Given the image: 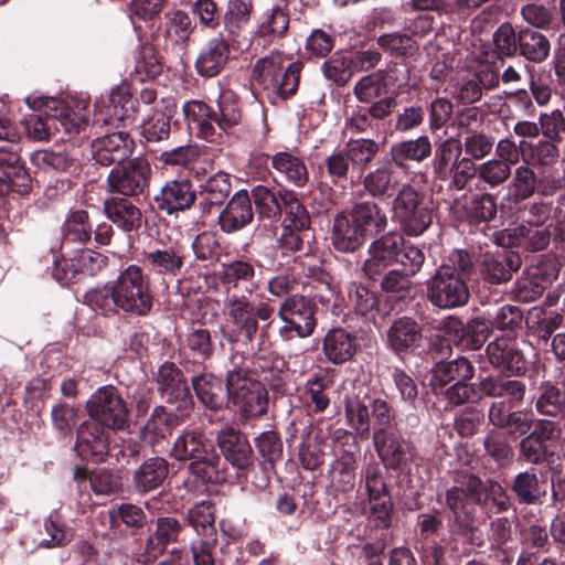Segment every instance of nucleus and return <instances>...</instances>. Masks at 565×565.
<instances>
[{"label": "nucleus", "mask_w": 565, "mask_h": 565, "mask_svg": "<svg viewBox=\"0 0 565 565\" xmlns=\"http://www.w3.org/2000/svg\"><path fill=\"white\" fill-rule=\"evenodd\" d=\"M84 301L105 316L126 313L146 316L152 308L150 281L137 265H129L111 281L88 290Z\"/></svg>", "instance_id": "obj_1"}, {"label": "nucleus", "mask_w": 565, "mask_h": 565, "mask_svg": "<svg viewBox=\"0 0 565 565\" xmlns=\"http://www.w3.org/2000/svg\"><path fill=\"white\" fill-rule=\"evenodd\" d=\"M472 267V260L467 252H451L446 262L426 281L428 300L440 309L465 306L470 296L466 279Z\"/></svg>", "instance_id": "obj_2"}, {"label": "nucleus", "mask_w": 565, "mask_h": 565, "mask_svg": "<svg viewBox=\"0 0 565 565\" xmlns=\"http://www.w3.org/2000/svg\"><path fill=\"white\" fill-rule=\"evenodd\" d=\"M169 455L177 461L188 462L191 476L203 483L224 480L221 457L211 439L198 429H184L173 440Z\"/></svg>", "instance_id": "obj_3"}, {"label": "nucleus", "mask_w": 565, "mask_h": 565, "mask_svg": "<svg viewBox=\"0 0 565 565\" xmlns=\"http://www.w3.org/2000/svg\"><path fill=\"white\" fill-rule=\"evenodd\" d=\"M424 262L425 255L418 246L405 241L398 232H388L370 245L363 269L370 279L376 280L388 266L397 263L404 271L414 276Z\"/></svg>", "instance_id": "obj_4"}, {"label": "nucleus", "mask_w": 565, "mask_h": 565, "mask_svg": "<svg viewBox=\"0 0 565 565\" xmlns=\"http://www.w3.org/2000/svg\"><path fill=\"white\" fill-rule=\"evenodd\" d=\"M284 62L276 52L259 58L253 68V85L263 89L271 103L286 99L298 88L301 64L294 62L285 68Z\"/></svg>", "instance_id": "obj_5"}, {"label": "nucleus", "mask_w": 565, "mask_h": 565, "mask_svg": "<svg viewBox=\"0 0 565 565\" xmlns=\"http://www.w3.org/2000/svg\"><path fill=\"white\" fill-rule=\"evenodd\" d=\"M226 386L230 399L243 418H257L267 413V390L259 381L249 377L246 370H230Z\"/></svg>", "instance_id": "obj_6"}, {"label": "nucleus", "mask_w": 565, "mask_h": 565, "mask_svg": "<svg viewBox=\"0 0 565 565\" xmlns=\"http://www.w3.org/2000/svg\"><path fill=\"white\" fill-rule=\"evenodd\" d=\"M87 414L99 425L110 429H122L127 424V404L111 385L99 387L86 403Z\"/></svg>", "instance_id": "obj_7"}, {"label": "nucleus", "mask_w": 565, "mask_h": 565, "mask_svg": "<svg viewBox=\"0 0 565 565\" xmlns=\"http://www.w3.org/2000/svg\"><path fill=\"white\" fill-rule=\"evenodd\" d=\"M278 317L282 322L279 335L284 340H290L294 334L310 337L316 327L313 306L303 296L287 297L279 307Z\"/></svg>", "instance_id": "obj_8"}, {"label": "nucleus", "mask_w": 565, "mask_h": 565, "mask_svg": "<svg viewBox=\"0 0 565 565\" xmlns=\"http://www.w3.org/2000/svg\"><path fill=\"white\" fill-rule=\"evenodd\" d=\"M393 212L406 234L418 236L431 223V214L416 190L404 185L393 201Z\"/></svg>", "instance_id": "obj_9"}, {"label": "nucleus", "mask_w": 565, "mask_h": 565, "mask_svg": "<svg viewBox=\"0 0 565 565\" xmlns=\"http://www.w3.org/2000/svg\"><path fill=\"white\" fill-rule=\"evenodd\" d=\"M446 505L455 521L462 527H469L476 513V504L482 505L483 483L475 476L463 477L460 486L446 491Z\"/></svg>", "instance_id": "obj_10"}, {"label": "nucleus", "mask_w": 565, "mask_h": 565, "mask_svg": "<svg viewBox=\"0 0 565 565\" xmlns=\"http://www.w3.org/2000/svg\"><path fill=\"white\" fill-rule=\"evenodd\" d=\"M150 172V166L146 160L134 159L109 172L108 189L127 196L139 195L148 186Z\"/></svg>", "instance_id": "obj_11"}, {"label": "nucleus", "mask_w": 565, "mask_h": 565, "mask_svg": "<svg viewBox=\"0 0 565 565\" xmlns=\"http://www.w3.org/2000/svg\"><path fill=\"white\" fill-rule=\"evenodd\" d=\"M557 276L558 268L553 262L541 263L523 271L516 280L514 295L520 301H534L543 295Z\"/></svg>", "instance_id": "obj_12"}, {"label": "nucleus", "mask_w": 565, "mask_h": 565, "mask_svg": "<svg viewBox=\"0 0 565 565\" xmlns=\"http://www.w3.org/2000/svg\"><path fill=\"white\" fill-rule=\"evenodd\" d=\"M231 49L222 35L209 39L200 50L195 60V70L203 77L218 75L230 61Z\"/></svg>", "instance_id": "obj_13"}, {"label": "nucleus", "mask_w": 565, "mask_h": 565, "mask_svg": "<svg viewBox=\"0 0 565 565\" xmlns=\"http://www.w3.org/2000/svg\"><path fill=\"white\" fill-rule=\"evenodd\" d=\"M182 529V524L173 516L158 518L154 523V530L146 541V555L139 562L147 564L162 555L169 544L179 541Z\"/></svg>", "instance_id": "obj_14"}, {"label": "nucleus", "mask_w": 565, "mask_h": 565, "mask_svg": "<svg viewBox=\"0 0 565 565\" xmlns=\"http://www.w3.org/2000/svg\"><path fill=\"white\" fill-rule=\"evenodd\" d=\"M75 449L84 459L103 460L109 449V434L98 423H83L77 429Z\"/></svg>", "instance_id": "obj_15"}, {"label": "nucleus", "mask_w": 565, "mask_h": 565, "mask_svg": "<svg viewBox=\"0 0 565 565\" xmlns=\"http://www.w3.org/2000/svg\"><path fill=\"white\" fill-rule=\"evenodd\" d=\"M521 264V258L516 253L501 249L483 255L480 271L484 280L498 285L510 280Z\"/></svg>", "instance_id": "obj_16"}, {"label": "nucleus", "mask_w": 565, "mask_h": 565, "mask_svg": "<svg viewBox=\"0 0 565 565\" xmlns=\"http://www.w3.org/2000/svg\"><path fill=\"white\" fill-rule=\"evenodd\" d=\"M92 147L96 162L109 166L127 159L132 152L134 141L127 132L118 131L97 138Z\"/></svg>", "instance_id": "obj_17"}, {"label": "nucleus", "mask_w": 565, "mask_h": 565, "mask_svg": "<svg viewBox=\"0 0 565 565\" xmlns=\"http://www.w3.org/2000/svg\"><path fill=\"white\" fill-rule=\"evenodd\" d=\"M195 198L196 194L191 182L186 179H180L167 182L154 200L160 210L172 214L190 209Z\"/></svg>", "instance_id": "obj_18"}, {"label": "nucleus", "mask_w": 565, "mask_h": 565, "mask_svg": "<svg viewBox=\"0 0 565 565\" xmlns=\"http://www.w3.org/2000/svg\"><path fill=\"white\" fill-rule=\"evenodd\" d=\"M252 199L246 191L236 192L218 215V224L225 233L244 228L253 220Z\"/></svg>", "instance_id": "obj_19"}, {"label": "nucleus", "mask_w": 565, "mask_h": 565, "mask_svg": "<svg viewBox=\"0 0 565 565\" xmlns=\"http://www.w3.org/2000/svg\"><path fill=\"white\" fill-rule=\"evenodd\" d=\"M217 444L225 459L236 469L243 470L253 461V450L248 440L232 427L217 434Z\"/></svg>", "instance_id": "obj_20"}, {"label": "nucleus", "mask_w": 565, "mask_h": 565, "mask_svg": "<svg viewBox=\"0 0 565 565\" xmlns=\"http://www.w3.org/2000/svg\"><path fill=\"white\" fill-rule=\"evenodd\" d=\"M159 391L169 403H180L185 407L190 403V390L182 372L172 363L162 364L157 373Z\"/></svg>", "instance_id": "obj_21"}, {"label": "nucleus", "mask_w": 565, "mask_h": 565, "mask_svg": "<svg viewBox=\"0 0 565 565\" xmlns=\"http://www.w3.org/2000/svg\"><path fill=\"white\" fill-rule=\"evenodd\" d=\"M479 391L486 396L504 398V402L511 405H519L524 399L526 385L521 380L497 375L481 380Z\"/></svg>", "instance_id": "obj_22"}, {"label": "nucleus", "mask_w": 565, "mask_h": 565, "mask_svg": "<svg viewBox=\"0 0 565 565\" xmlns=\"http://www.w3.org/2000/svg\"><path fill=\"white\" fill-rule=\"evenodd\" d=\"M182 418L168 412L163 406H157L141 430L143 441L151 446L161 444L172 430L180 426Z\"/></svg>", "instance_id": "obj_23"}, {"label": "nucleus", "mask_w": 565, "mask_h": 565, "mask_svg": "<svg viewBox=\"0 0 565 565\" xmlns=\"http://www.w3.org/2000/svg\"><path fill=\"white\" fill-rule=\"evenodd\" d=\"M365 239L366 237L358 225L350 221L348 213H341L334 217L331 244L338 252L353 253L364 244Z\"/></svg>", "instance_id": "obj_24"}, {"label": "nucleus", "mask_w": 565, "mask_h": 565, "mask_svg": "<svg viewBox=\"0 0 565 565\" xmlns=\"http://www.w3.org/2000/svg\"><path fill=\"white\" fill-rule=\"evenodd\" d=\"M323 353L333 364L350 361L358 350L356 337L344 329L330 330L323 339Z\"/></svg>", "instance_id": "obj_25"}, {"label": "nucleus", "mask_w": 565, "mask_h": 565, "mask_svg": "<svg viewBox=\"0 0 565 565\" xmlns=\"http://www.w3.org/2000/svg\"><path fill=\"white\" fill-rule=\"evenodd\" d=\"M365 237L376 235L387 226V215L375 202L365 201L355 204L348 213Z\"/></svg>", "instance_id": "obj_26"}, {"label": "nucleus", "mask_w": 565, "mask_h": 565, "mask_svg": "<svg viewBox=\"0 0 565 565\" xmlns=\"http://www.w3.org/2000/svg\"><path fill=\"white\" fill-rule=\"evenodd\" d=\"M145 262L151 273L175 277L184 265V255L180 246H169L146 253Z\"/></svg>", "instance_id": "obj_27"}, {"label": "nucleus", "mask_w": 565, "mask_h": 565, "mask_svg": "<svg viewBox=\"0 0 565 565\" xmlns=\"http://www.w3.org/2000/svg\"><path fill=\"white\" fill-rule=\"evenodd\" d=\"M399 183V172L391 163L380 166L363 180L365 191L373 198H391Z\"/></svg>", "instance_id": "obj_28"}, {"label": "nucleus", "mask_w": 565, "mask_h": 565, "mask_svg": "<svg viewBox=\"0 0 565 565\" xmlns=\"http://www.w3.org/2000/svg\"><path fill=\"white\" fill-rule=\"evenodd\" d=\"M104 210L108 220L125 232H131L141 226V211L127 199L113 198L106 200Z\"/></svg>", "instance_id": "obj_29"}, {"label": "nucleus", "mask_w": 565, "mask_h": 565, "mask_svg": "<svg viewBox=\"0 0 565 565\" xmlns=\"http://www.w3.org/2000/svg\"><path fill=\"white\" fill-rule=\"evenodd\" d=\"M420 340L422 328L408 317L395 320L387 331L388 347L396 353L417 347Z\"/></svg>", "instance_id": "obj_30"}, {"label": "nucleus", "mask_w": 565, "mask_h": 565, "mask_svg": "<svg viewBox=\"0 0 565 565\" xmlns=\"http://www.w3.org/2000/svg\"><path fill=\"white\" fill-rule=\"evenodd\" d=\"M168 472L169 463L164 458H150L135 471L132 478L134 488L140 493L150 492L162 484Z\"/></svg>", "instance_id": "obj_31"}, {"label": "nucleus", "mask_w": 565, "mask_h": 565, "mask_svg": "<svg viewBox=\"0 0 565 565\" xmlns=\"http://www.w3.org/2000/svg\"><path fill=\"white\" fill-rule=\"evenodd\" d=\"M53 117L57 127H62L67 135H77L88 125L87 102L81 99L68 104L58 103Z\"/></svg>", "instance_id": "obj_32"}, {"label": "nucleus", "mask_w": 565, "mask_h": 565, "mask_svg": "<svg viewBox=\"0 0 565 565\" xmlns=\"http://www.w3.org/2000/svg\"><path fill=\"white\" fill-rule=\"evenodd\" d=\"M194 392L202 404L211 409H220L230 398L227 386L213 374L204 373L192 379Z\"/></svg>", "instance_id": "obj_33"}, {"label": "nucleus", "mask_w": 565, "mask_h": 565, "mask_svg": "<svg viewBox=\"0 0 565 565\" xmlns=\"http://www.w3.org/2000/svg\"><path fill=\"white\" fill-rule=\"evenodd\" d=\"M552 434L551 424L542 423L539 429L533 430L520 441V457L534 465L545 461L552 452L544 440L548 439Z\"/></svg>", "instance_id": "obj_34"}, {"label": "nucleus", "mask_w": 565, "mask_h": 565, "mask_svg": "<svg viewBox=\"0 0 565 565\" xmlns=\"http://www.w3.org/2000/svg\"><path fill=\"white\" fill-rule=\"evenodd\" d=\"M183 114L191 129L209 141L215 136V113L203 102L191 100L184 104Z\"/></svg>", "instance_id": "obj_35"}, {"label": "nucleus", "mask_w": 565, "mask_h": 565, "mask_svg": "<svg viewBox=\"0 0 565 565\" xmlns=\"http://www.w3.org/2000/svg\"><path fill=\"white\" fill-rule=\"evenodd\" d=\"M106 258L97 253L92 250L90 248L81 249L74 257L64 259L56 264V269L62 267L64 269L67 266V263L71 262V270L65 271L63 277H60L57 274H54L55 277L62 281L67 282L75 278L77 273H87L89 275H94L96 271L102 269L105 265Z\"/></svg>", "instance_id": "obj_36"}, {"label": "nucleus", "mask_w": 565, "mask_h": 565, "mask_svg": "<svg viewBox=\"0 0 565 565\" xmlns=\"http://www.w3.org/2000/svg\"><path fill=\"white\" fill-rule=\"evenodd\" d=\"M271 166L275 171L288 183L296 186H303L309 173L303 160L290 152H278L271 158Z\"/></svg>", "instance_id": "obj_37"}, {"label": "nucleus", "mask_w": 565, "mask_h": 565, "mask_svg": "<svg viewBox=\"0 0 565 565\" xmlns=\"http://www.w3.org/2000/svg\"><path fill=\"white\" fill-rule=\"evenodd\" d=\"M175 113V105L168 100L157 104L153 114L143 125V135L148 141H161L170 135V121Z\"/></svg>", "instance_id": "obj_38"}, {"label": "nucleus", "mask_w": 565, "mask_h": 565, "mask_svg": "<svg viewBox=\"0 0 565 565\" xmlns=\"http://www.w3.org/2000/svg\"><path fill=\"white\" fill-rule=\"evenodd\" d=\"M62 248H66L70 244L85 245L90 239L92 225L86 211H71L63 224Z\"/></svg>", "instance_id": "obj_39"}, {"label": "nucleus", "mask_w": 565, "mask_h": 565, "mask_svg": "<svg viewBox=\"0 0 565 565\" xmlns=\"http://www.w3.org/2000/svg\"><path fill=\"white\" fill-rule=\"evenodd\" d=\"M512 490L522 503L534 504L546 494V482L539 478L534 469L515 476Z\"/></svg>", "instance_id": "obj_40"}, {"label": "nucleus", "mask_w": 565, "mask_h": 565, "mask_svg": "<svg viewBox=\"0 0 565 565\" xmlns=\"http://www.w3.org/2000/svg\"><path fill=\"white\" fill-rule=\"evenodd\" d=\"M376 451L390 469H397L407 459L408 445L391 433L373 436Z\"/></svg>", "instance_id": "obj_41"}, {"label": "nucleus", "mask_w": 565, "mask_h": 565, "mask_svg": "<svg viewBox=\"0 0 565 565\" xmlns=\"http://www.w3.org/2000/svg\"><path fill=\"white\" fill-rule=\"evenodd\" d=\"M225 309L231 321L248 338L256 333L258 321L254 319L253 302L245 297H232L226 300Z\"/></svg>", "instance_id": "obj_42"}, {"label": "nucleus", "mask_w": 565, "mask_h": 565, "mask_svg": "<svg viewBox=\"0 0 565 565\" xmlns=\"http://www.w3.org/2000/svg\"><path fill=\"white\" fill-rule=\"evenodd\" d=\"M518 44L520 54L534 63L545 61L551 51L548 39L532 29H523L519 32Z\"/></svg>", "instance_id": "obj_43"}, {"label": "nucleus", "mask_w": 565, "mask_h": 565, "mask_svg": "<svg viewBox=\"0 0 565 565\" xmlns=\"http://www.w3.org/2000/svg\"><path fill=\"white\" fill-rule=\"evenodd\" d=\"M487 354L492 365L512 373L524 371L522 354L510 348L505 340H495L488 344Z\"/></svg>", "instance_id": "obj_44"}, {"label": "nucleus", "mask_w": 565, "mask_h": 565, "mask_svg": "<svg viewBox=\"0 0 565 565\" xmlns=\"http://www.w3.org/2000/svg\"><path fill=\"white\" fill-rule=\"evenodd\" d=\"M505 232L514 245L524 246L533 252L545 249L551 241L550 231L540 226L521 224Z\"/></svg>", "instance_id": "obj_45"}, {"label": "nucleus", "mask_w": 565, "mask_h": 565, "mask_svg": "<svg viewBox=\"0 0 565 565\" xmlns=\"http://www.w3.org/2000/svg\"><path fill=\"white\" fill-rule=\"evenodd\" d=\"M0 170L8 178H12L21 188L20 192L25 193L30 189V175L26 172L21 157L13 146L0 147Z\"/></svg>", "instance_id": "obj_46"}, {"label": "nucleus", "mask_w": 565, "mask_h": 565, "mask_svg": "<svg viewBox=\"0 0 565 565\" xmlns=\"http://www.w3.org/2000/svg\"><path fill=\"white\" fill-rule=\"evenodd\" d=\"M431 153V143L427 136H419L416 139L393 145L391 148V154L393 161L402 167L405 160L412 161H424Z\"/></svg>", "instance_id": "obj_47"}, {"label": "nucleus", "mask_w": 565, "mask_h": 565, "mask_svg": "<svg viewBox=\"0 0 565 565\" xmlns=\"http://www.w3.org/2000/svg\"><path fill=\"white\" fill-rule=\"evenodd\" d=\"M288 28L289 14L287 10L280 6H275L262 15L256 36L271 42L276 38L284 36Z\"/></svg>", "instance_id": "obj_48"}, {"label": "nucleus", "mask_w": 565, "mask_h": 565, "mask_svg": "<svg viewBox=\"0 0 565 565\" xmlns=\"http://www.w3.org/2000/svg\"><path fill=\"white\" fill-rule=\"evenodd\" d=\"M539 180L534 170L529 163L516 167L511 172V182L509 193L514 202H521L530 199L537 190Z\"/></svg>", "instance_id": "obj_49"}, {"label": "nucleus", "mask_w": 565, "mask_h": 565, "mask_svg": "<svg viewBox=\"0 0 565 565\" xmlns=\"http://www.w3.org/2000/svg\"><path fill=\"white\" fill-rule=\"evenodd\" d=\"M333 383V376L327 370H320L308 379L305 388L316 412L321 413L329 407L330 397L327 391L332 387Z\"/></svg>", "instance_id": "obj_50"}, {"label": "nucleus", "mask_w": 565, "mask_h": 565, "mask_svg": "<svg viewBox=\"0 0 565 565\" xmlns=\"http://www.w3.org/2000/svg\"><path fill=\"white\" fill-rule=\"evenodd\" d=\"M462 143L457 138L444 140L436 149L433 163L434 173L440 180H447L451 174V164L454 160L461 156Z\"/></svg>", "instance_id": "obj_51"}, {"label": "nucleus", "mask_w": 565, "mask_h": 565, "mask_svg": "<svg viewBox=\"0 0 565 565\" xmlns=\"http://www.w3.org/2000/svg\"><path fill=\"white\" fill-rule=\"evenodd\" d=\"M193 32V25L188 13L173 12L166 24V40L179 50H184Z\"/></svg>", "instance_id": "obj_52"}, {"label": "nucleus", "mask_w": 565, "mask_h": 565, "mask_svg": "<svg viewBox=\"0 0 565 565\" xmlns=\"http://www.w3.org/2000/svg\"><path fill=\"white\" fill-rule=\"evenodd\" d=\"M473 376V366L471 362L463 356L454 361L437 363L434 369V379L441 384L451 381L456 383L468 381Z\"/></svg>", "instance_id": "obj_53"}, {"label": "nucleus", "mask_w": 565, "mask_h": 565, "mask_svg": "<svg viewBox=\"0 0 565 565\" xmlns=\"http://www.w3.org/2000/svg\"><path fill=\"white\" fill-rule=\"evenodd\" d=\"M280 200L282 203V211L286 213V227L295 232L309 228V214L296 194L291 191H284V193L280 194Z\"/></svg>", "instance_id": "obj_54"}, {"label": "nucleus", "mask_w": 565, "mask_h": 565, "mask_svg": "<svg viewBox=\"0 0 565 565\" xmlns=\"http://www.w3.org/2000/svg\"><path fill=\"white\" fill-rule=\"evenodd\" d=\"M284 191H273L264 185H257L252 191V198L256 205L257 212L264 218L275 220L282 212V203L280 194Z\"/></svg>", "instance_id": "obj_55"}, {"label": "nucleus", "mask_w": 565, "mask_h": 565, "mask_svg": "<svg viewBox=\"0 0 565 565\" xmlns=\"http://www.w3.org/2000/svg\"><path fill=\"white\" fill-rule=\"evenodd\" d=\"M512 167L505 160L489 159L478 166V178L489 188L495 189L511 178Z\"/></svg>", "instance_id": "obj_56"}, {"label": "nucleus", "mask_w": 565, "mask_h": 565, "mask_svg": "<svg viewBox=\"0 0 565 565\" xmlns=\"http://www.w3.org/2000/svg\"><path fill=\"white\" fill-rule=\"evenodd\" d=\"M242 120V111L234 94L223 93L218 100V115L215 114V126L221 130H228Z\"/></svg>", "instance_id": "obj_57"}, {"label": "nucleus", "mask_w": 565, "mask_h": 565, "mask_svg": "<svg viewBox=\"0 0 565 565\" xmlns=\"http://www.w3.org/2000/svg\"><path fill=\"white\" fill-rule=\"evenodd\" d=\"M345 416L349 425L356 431L362 439L370 436V415L365 404L358 397L347 398Z\"/></svg>", "instance_id": "obj_58"}, {"label": "nucleus", "mask_w": 565, "mask_h": 565, "mask_svg": "<svg viewBox=\"0 0 565 565\" xmlns=\"http://www.w3.org/2000/svg\"><path fill=\"white\" fill-rule=\"evenodd\" d=\"M31 162L43 171L65 172L73 166V160L64 150H39L31 156Z\"/></svg>", "instance_id": "obj_59"}, {"label": "nucleus", "mask_w": 565, "mask_h": 565, "mask_svg": "<svg viewBox=\"0 0 565 565\" xmlns=\"http://www.w3.org/2000/svg\"><path fill=\"white\" fill-rule=\"evenodd\" d=\"M200 194L210 205L224 202L231 192V183L225 173L217 172L200 185Z\"/></svg>", "instance_id": "obj_60"}, {"label": "nucleus", "mask_w": 565, "mask_h": 565, "mask_svg": "<svg viewBox=\"0 0 565 565\" xmlns=\"http://www.w3.org/2000/svg\"><path fill=\"white\" fill-rule=\"evenodd\" d=\"M214 509L212 503L202 501L188 512V521L199 535L215 536Z\"/></svg>", "instance_id": "obj_61"}, {"label": "nucleus", "mask_w": 565, "mask_h": 565, "mask_svg": "<svg viewBox=\"0 0 565 565\" xmlns=\"http://www.w3.org/2000/svg\"><path fill=\"white\" fill-rule=\"evenodd\" d=\"M253 11L252 2L245 0H228L227 9L224 14V25L228 34H234L236 30L246 25Z\"/></svg>", "instance_id": "obj_62"}, {"label": "nucleus", "mask_w": 565, "mask_h": 565, "mask_svg": "<svg viewBox=\"0 0 565 565\" xmlns=\"http://www.w3.org/2000/svg\"><path fill=\"white\" fill-rule=\"evenodd\" d=\"M44 531L49 539L43 540L42 544L49 548L60 547L68 544L73 540V530L68 527L57 515H50L44 523Z\"/></svg>", "instance_id": "obj_63"}, {"label": "nucleus", "mask_w": 565, "mask_h": 565, "mask_svg": "<svg viewBox=\"0 0 565 565\" xmlns=\"http://www.w3.org/2000/svg\"><path fill=\"white\" fill-rule=\"evenodd\" d=\"M535 407L542 415L556 417L565 408V397L556 386L546 385L537 397Z\"/></svg>", "instance_id": "obj_64"}]
</instances>
